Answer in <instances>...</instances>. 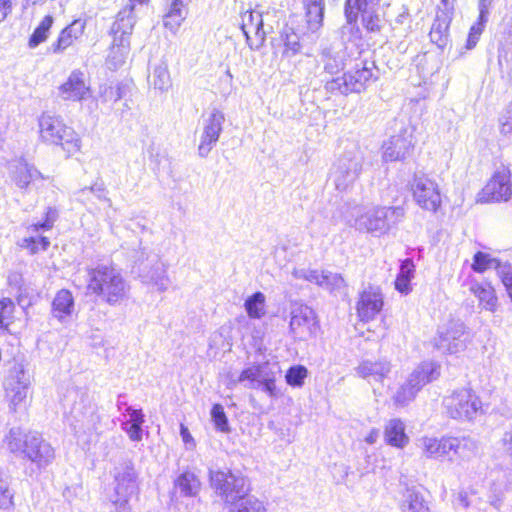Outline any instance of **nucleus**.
Segmentation results:
<instances>
[{"label":"nucleus","mask_w":512,"mask_h":512,"mask_svg":"<svg viewBox=\"0 0 512 512\" xmlns=\"http://www.w3.org/2000/svg\"><path fill=\"white\" fill-rule=\"evenodd\" d=\"M405 210L401 206H376L365 208L354 206L347 218V223L361 232L383 236L403 221Z\"/></svg>","instance_id":"obj_1"},{"label":"nucleus","mask_w":512,"mask_h":512,"mask_svg":"<svg viewBox=\"0 0 512 512\" xmlns=\"http://www.w3.org/2000/svg\"><path fill=\"white\" fill-rule=\"evenodd\" d=\"M87 291L100 296L109 305H117L128 297L130 286L119 270L99 265L87 270Z\"/></svg>","instance_id":"obj_2"},{"label":"nucleus","mask_w":512,"mask_h":512,"mask_svg":"<svg viewBox=\"0 0 512 512\" xmlns=\"http://www.w3.org/2000/svg\"><path fill=\"white\" fill-rule=\"evenodd\" d=\"M5 442L10 452L28 459L39 469L50 465L55 458L53 447L36 432L12 428Z\"/></svg>","instance_id":"obj_3"},{"label":"nucleus","mask_w":512,"mask_h":512,"mask_svg":"<svg viewBox=\"0 0 512 512\" xmlns=\"http://www.w3.org/2000/svg\"><path fill=\"white\" fill-rule=\"evenodd\" d=\"M148 0H128L127 4L121 9L116 20L112 24L111 34L113 36L109 62L114 68H118L129 52L130 36L136 23V13L143 8Z\"/></svg>","instance_id":"obj_4"},{"label":"nucleus","mask_w":512,"mask_h":512,"mask_svg":"<svg viewBox=\"0 0 512 512\" xmlns=\"http://www.w3.org/2000/svg\"><path fill=\"white\" fill-rule=\"evenodd\" d=\"M440 375V366L432 361L419 364L397 388L392 396L396 407H405L411 403L418 392L428 383L436 380Z\"/></svg>","instance_id":"obj_5"},{"label":"nucleus","mask_w":512,"mask_h":512,"mask_svg":"<svg viewBox=\"0 0 512 512\" xmlns=\"http://www.w3.org/2000/svg\"><path fill=\"white\" fill-rule=\"evenodd\" d=\"M209 480L212 489L229 507L247 496L250 491L247 479L231 471L210 470Z\"/></svg>","instance_id":"obj_6"},{"label":"nucleus","mask_w":512,"mask_h":512,"mask_svg":"<svg viewBox=\"0 0 512 512\" xmlns=\"http://www.w3.org/2000/svg\"><path fill=\"white\" fill-rule=\"evenodd\" d=\"M372 77V67L369 66L368 62H363L360 65L356 64L354 69L344 73L343 76L327 81L325 90L332 95L360 93Z\"/></svg>","instance_id":"obj_7"},{"label":"nucleus","mask_w":512,"mask_h":512,"mask_svg":"<svg viewBox=\"0 0 512 512\" xmlns=\"http://www.w3.org/2000/svg\"><path fill=\"white\" fill-rule=\"evenodd\" d=\"M363 155L354 147L342 153L333 165L332 178L338 190H346L359 177L362 171Z\"/></svg>","instance_id":"obj_8"},{"label":"nucleus","mask_w":512,"mask_h":512,"mask_svg":"<svg viewBox=\"0 0 512 512\" xmlns=\"http://www.w3.org/2000/svg\"><path fill=\"white\" fill-rule=\"evenodd\" d=\"M443 406L446 413L456 420H472L481 410L482 403L471 389L453 391L444 397Z\"/></svg>","instance_id":"obj_9"},{"label":"nucleus","mask_w":512,"mask_h":512,"mask_svg":"<svg viewBox=\"0 0 512 512\" xmlns=\"http://www.w3.org/2000/svg\"><path fill=\"white\" fill-rule=\"evenodd\" d=\"M277 372V366L268 362L252 365L241 372L235 383L247 382L245 385L247 388L262 389L269 396L277 397L279 395L275 384Z\"/></svg>","instance_id":"obj_10"},{"label":"nucleus","mask_w":512,"mask_h":512,"mask_svg":"<svg viewBox=\"0 0 512 512\" xmlns=\"http://www.w3.org/2000/svg\"><path fill=\"white\" fill-rule=\"evenodd\" d=\"M467 327L461 320H450L439 327L434 346L443 353L456 354L467 344Z\"/></svg>","instance_id":"obj_11"},{"label":"nucleus","mask_w":512,"mask_h":512,"mask_svg":"<svg viewBox=\"0 0 512 512\" xmlns=\"http://www.w3.org/2000/svg\"><path fill=\"white\" fill-rule=\"evenodd\" d=\"M115 492L111 497L116 508L125 511L131 496L137 491V473L131 461H126L116 468Z\"/></svg>","instance_id":"obj_12"},{"label":"nucleus","mask_w":512,"mask_h":512,"mask_svg":"<svg viewBox=\"0 0 512 512\" xmlns=\"http://www.w3.org/2000/svg\"><path fill=\"white\" fill-rule=\"evenodd\" d=\"M289 326L296 339L307 340L314 336L318 328L314 310L302 303L292 304Z\"/></svg>","instance_id":"obj_13"},{"label":"nucleus","mask_w":512,"mask_h":512,"mask_svg":"<svg viewBox=\"0 0 512 512\" xmlns=\"http://www.w3.org/2000/svg\"><path fill=\"white\" fill-rule=\"evenodd\" d=\"M413 197L424 210L436 212L441 205V193L438 184L426 177H415L412 183Z\"/></svg>","instance_id":"obj_14"},{"label":"nucleus","mask_w":512,"mask_h":512,"mask_svg":"<svg viewBox=\"0 0 512 512\" xmlns=\"http://www.w3.org/2000/svg\"><path fill=\"white\" fill-rule=\"evenodd\" d=\"M283 45L282 57L292 58L298 54L310 56L314 44L309 43L307 31H296L294 27L286 25L280 33Z\"/></svg>","instance_id":"obj_15"},{"label":"nucleus","mask_w":512,"mask_h":512,"mask_svg":"<svg viewBox=\"0 0 512 512\" xmlns=\"http://www.w3.org/2000/svg\"><path fill=\"white\" fill-rule=\"evenodd\" d=\"M512 196L511 173L507 167L498 168L486 186L482 197L485 201H508Z\"/></svg>","instance_id":"obj_16"},{"label":"nucleus","mask_w":512,"mask_h":512,"mask_svg":"<svg viewBox=\"0 0 512 512\" xmlns=\"http://www.w3.org/2000/svg\"><path fill=\"white\" fill-rule=\"evenodd\" d=\"M382 149L385 162L403 160L413 149L412 134L408 130H398L384 142Z\"/></svg>","instance_id":"obj_17"},{"label":"nucleus","mask_w":512,"mask_h":512,"mask_svg":"<svg viewBox=\"0 0 512 512\" xmlns=\"http://www.w3.org/2000/svg\"><path fill=\"white\" fill-rule=\"evenodd\" d=\"M241 30L251 50H259L265 43L266 32L263 28V17L260 12L246 11L242 14Z\"/></svg>","instance_id":"obj_18"},{"label":"nucleus","mask_w":512,"mask_h":512,"mask_svg":"<svg viewBox=\"0 0 512 512\" xmlns=\"http://www.w3.org/2000/svg\"><path fill=\"white\" fill-rule=\"evenodd\" d=\"M384 305L383 294L378 286L368 285L360 293L357 302V315L361 321L373 320Z\"/></svg>","instance_id":"obj_19"},{"label":"nucleus","mask_w":512,"mask_h":512,"mask_svg":"<svg viewBox=\"0 0 512 512\" xmlns=\"http://www.w3.org/2000/svg\"><path fill=\"white\" fill-rule=\"evenodd\" d=\"M90 86L85 74L76 69L68 76L67 80L59 87V96L66 101H82L90 96Z\"/></svg>","instance_id":"obj_20"},{"label":"nucleus","mask_w":512,"mask_h":512,"mask_svg":"<svg viewBox=\"0 0 512 512\" xmlns=\"http://www.w3.org/2000/svg\"><path fill=\"white\" fill-rule=\"evenodd\" d=\"M140 277L143 282L155 287L159 292L166 291L170 284V280L167 276V268L156 255L148 263L143 265Z\"/></svg>","instance_id":"obj_21"},{"label":"nucleus","mask_w":512,"mask_h":512,"mask_svg":"<svg viewBox=\"0 0 512 512\" xmlns=\"http://www.w3.org/2000/svg\"><path fill=\"white\" fill-rule=\"evenodd\" d=\"M73 414L75 418L74 429L78 437L86 434H99L101 416L93 405L84 407L83 411L78 407H74Z\"/></svg>","instance_id":"obj_22"},{"label":"nucleus","mask_w":512,"mask_h":512,"mask_svg":"<svg viewBox=\"0 0 512 512\" xmlns=\"http://www.w3.org/2000/svg\"><path fill=\"white\" fill-rule=\"evenodd\" d=\"M306 31L310 44H315L323 25L324 0H304Z\"/></svg>","instance_id":"obj_23"},{"label":"nucleus","mask_w":512,"mask_h":512,"mask_svg":"<svg viewBox=\"0 0 512 512\" xmlns=\"http://www.w3.org/2000/svg\"><path fill=\"white\" fill-rule=\"evenodd\" d=\"M421 455L426 459L442 460L451 453V437H428L424 436L417 441Z\"/></svg>","instance_id":"obj_24"},{"label":"nucleus","mask_w":512,"mask_h":512,"mask_svg":"<svg viewBox=\"0 0 512 512\" xmlns=\"http://www.w3.org/2000/svg\"><path fill=\"white\" fill-rule=\"evenodd\" d=\"M12 181L20 189H25L36 178L44 179L43 175L23 158L13 159L6 164Z\"/></svg>","instance_id":"obj_25"},{"label":"nucleus","mask_w":512,"mask_h":512,"mask_svg":"<svg viewBox=\"0 0 512 512\" xmlns=\"http://www.w3.org/2000/svg\"><path fill=\"white\" fill-rule=\"evenodd\" d=\"M40 138L48 144L60 146L68 156L80 148V140L74 130H40Z\"/></svg>","instance_id":"obj_26"},{"label":"nucleus","mask_w":512,"mask_h":512,"mask_svg":"<svg viewBox=\"0 0 512 512\" xmlns=\"http://www.w3.org/2000/svg\"><path fill=\"white\" fill-rule=\"evenodd\" d=\"M355 372L358 377L367 380L370 384L382 383L391 372V363L384 359L364 360L355 368Z\"/></svg>","instance_id":"obj_27"},{"label":"nucleus","mask_w":512,"mask_h":512,"mask_svg":"<svg viewBox=\"0 0 512 512\" xmlns=\"http://www.w3.org/2000/svg\"><path fill=\"white\" fill-rule=\"evenodd\" d=\"M318 57V65L330 75L339 73L346 66V52L334 46L322 47Z\"/></svg>","instance_id":"obj_28"},{"label":"nucleus","mask_w":512,"mask_h":512,"mask_svg":"<svg viewBox=\"0 0 512 512\" xmlns=\"http://www.w3.org/2000/svg\"><path fill=\"white\" fill-rule=\"evenodd\" d=\"M494 0H478V18L476 22L470 27L467 41H466V49H473L482 35L485 26L489 20V16L491 10L493 9Z\"/></svg>","instance_id":"obj_29"},{"label":"nucleus","mask_w":512,"mask_h":512,"mask_svg":"<svg viewBox=\"0 0 512 512\" xmlns=\"http://www.w3.org/2000/svg\"><path fill=\"white\" fill-rule=\"evenodd\" d=\"M86 21L76 19L70 25L65 27L59 34L57 40L51 45V50L55 54L63 52L70 47L74 41L78 40L84 33Z\"/></svg>","instance_id":"obj_30"},{"label":"nucleus","mask_w":512,"mask_h":512,"mask_svg":"<svg viewBox=\"0 0 512 512\" xmlns=\"http://www.w3.org/2000/svg\"><path fill=\"white\" fill-rule=\"evenodd\" d=\"M191 0H166L167 9L164 15V26L175 33L188 15V4Z\"/></svg>","instance_id":"obj_31"},{"label":"nucleus","mask_w":512,"mask_h":512,"mask_svg":"<svg viewBox=\"0 0 512 512\" xmlns=\"http://www.w3.org/2000/svg\"><path fill=\"white\" fill-rule=\"evenodd\" d=\"M451 21L452 17L449 15V12H436L429 36L431 41L441 49L445 48L449 43Z\"/></svg>","instance_id":"obj_32"},{"label":"nucleus","mask_w":512,"mask_h":512,"mask_svg":"<svg viewBox=\"0 0 512 512\" xmlns=\"http://www.w3.org/2000/svg\"><path fill=\"white\" fill-rule=\"evenodd\" d=\"M384 440L388 445L401 449L409 443V437L405 433V424L401 419L393 418L386 422Z\"/></svg>","instance_id":"obj_33"},{"label":"nucleus","mask_w":512,"mask_h":512,"mask_svg":"<svg viewBox=\"0 0 512 512\" xmlns=\"http://www.w3.org/2000/svg\"><path fill=\"white\" fill-rule=\"evenodd\" d=\"M126 413L129 418L121 424V428L131 441L140 442L143 438L142 425L145 416L141 409H134L131 406L126 408Z\"/></svg>","instance_id":"obj_34"},{"label":"nucleus","mask_w":512,"mask_h":512,"mask_svg":"<svg viewBox=\"0 0 512 512\" xmlns=\"http://www.w3.org/2000/svg\"><path fill=\"white\" fill-rule=\"evenodd\" d=\"M199 477L190 470H185L174 480L175 489L184 497H196L201 490Z\"/></svg>","instance_id":"obj_35"},{"label":"nucleus","mask_w":512,"mask_h":512,"mask_svg":"<svg viewBox=\"0 0 512 512\" xmlns=\"http://www.w3.org/2000/svg\"><path fill=\"white\" fill-rule=\"evenodd\" d=\"M470 291L479 301V306L490 312H495L498 307V298L495 290L489 284L474 282L470 286Z\"/></svg>","instance_id":"obj_36"},{"label":"nucleus","mask_w":512,"mask_h":512,"mask_svg":"<svg viewBox=\"0 0 512 512\" xmlns=\"http://www.w3.org/2000/svg\"><path fill=\"white\" fill-rule=\"evenodd\" d=\"M74 311V299L70 291L60 290L52 303L53 316L59 320H64Z\"/></svg>","instance_id":"obj_37"},{"label":"nucleus","mask_w":512,"mask_h":512,"mask_svg":"<svg viewBox=\"0 0 512 512\" xmlns=\"http://www.w3.org/2000/svg\"><path fill=\"white\" fill-rule=\"evenodd\" d=\"M346 23L340 28V37L344 43L357 42L362 39V31L358 26V16L355 11L345 10Z\"/></svg>","instance_id":"obj_38"},{"label":"nucleus","mask_w":512,"mask_h":512,"mask_svg":"<svg viewBox=\"0 0 512 512\" xmlns=\"http://www.w3.org/2000/svg\"><path fill=\"white\" fill-rule=\"evenodd\" d=\"M401 512H430L423 495L414 489H407L400 502Z\"/></svg>","instance_id":"obj_39"},{"label":"nucleus","mask_w":512,"mask_h":512,"mask_svg":"<svg viewBox=\"0 0 512 512\" xmlns=\"http://www.w3.org/2000/svg\"><path fill=\"white\" fill-rule=\"evenodd\" d=\"M31 385L24 384H4L6 396L9 399L10 405L14 411L24 406L27 402L29 390Z\"/></svg>","instance_id":"obj_40"},{"label":"nucleus","mask_w":512,"mask_h":512,"mask_svg":"<svg viewBox=\"0 0 512 512\" xmlns=\"http://www.w3.org/2000/svg\"><path fill=\"white\" fill-rule=\"evenodd\" d=\"M451 452L462 460H469L477 453V443L468 437H451Z\"/></svg>","instance_id":"obj_41"},{"label":"nucleus","mask_w":512,"mask_h":512,"mask_svg":"<svg viewBox=\"0 0 512 512\" xmlns=\"http://www.w3.org/2000/svg\"><path fill=\"white\" fill-rule=\"evenodd\" d=\"M266 297L262 292H256L249 296L244 303L245 310L250 318L260 319L265 313Z\"/></svg>","instance_id":"obj_42"},{"label":"nucleus","mask_w":512,"mask_h":512,"mask_svg":"<svg viewBox=\"0 0 512 512\" xmlns=\"http://www.w3.org/2000/svg\"><path fill=\"white\" fill-rule=\"evenodd\" d=\"M54 19L51 15H46L29 38L28 46L36 48L38 45L46 41L49 31L53 25Z\"/></svg>","instance_id":"obj_43"},{"label":"nucleus","mask_w":512,"mask_h":512,"mask_svg":"<svg viewBox=\"0 0 512 512\" xmlns=\"http://www.w3.org/2000/svg\"><path fill=\"white\" fill-rule=\"evenodd\" d=\"M15 305L10 298L0 300V334L10 331V326L15 322Z\"/></svg>","instance_id":"obj_44"},{"label":"nucleus","mask_w":512,"mask_h":512,"mask_svg":"<svg viewBox=\"0 0 512 512\" xmlns=\"http://www.w3.org/2000/svg\"><path fill=\"white\" fill-rule=\"evenodd\" d=\"M361 24L368 33H379L383 26V20L375 9L359 11Z\"/></svg>","instance_id":"obj_45"},{"label":"nucleus","mask_w":512,"mask_h":512,"mask_svg":"<svg viewBox=\"0 0 512 512\" xmlns=\"http://www.w3.org/2000/svg\"><path fill=\"white\" fill-rule=\"evenodd\" d=\"M220 130H202L199 135L198 155L206 158L219 139Z\"/></svg>","instance_id":"obj_46"},{"label":"nucleus","mask_w":512,"mask_h":512,"mask_svg":"<svg viewBox=\"0 0 512 512\" xmlns=\"http://www.w3.org/2000/svg\"><path fill=\"white\" fill-rule=\"evenodd\" d=\"M229 512H266V508L261 501L247 495L230 506Z\"/></svg>","instance_id":"obj_47"},{"label":"nucleus","mask_w":512,"mask_h":512,"mask_svg":"<svg viewBox=\"0 0 512 512\" xmlns=\"http://www.w3.org/2000/svg\"><path fill=\"white\" fill-rule=\"evenodd\" d=\"M152 78L155 89L167 91L171 87L170 73L167 64L164 62L154 68Z\"/></svg>","instance_id":"obj_48"},{"label":"nucleus","mask_w":512,"mask_h":512,"mask_svg":"<svg viewBox=\"0 0 512 512\" xmlns=\"http://www.w3.org/2000/svg\"><path fill=\"white\" fill-rule=\"evenodd\" d=\"M24 384L31 385V378L22 363H14L9 369L4 384Z\"/></svg>","instance_id":"obj_49"},{"label":"nucleus","mask_w":512,"mask_h":512,"mask_svg":"<svg viewBox=\"0 0 512 512\" xmlns=\"http://www.w3.org/2000/svg\"><path fill=\"white\" fill-rule=\"evenodd\" d=\"M473 260L472 269L478 273L493 269V266H497V259L492 258L489 254L484 252H477Z\"/></svg>","instance_id":"obj_50"},{"label":"nucleus","mask_w":512,"mask_h":512,"mask_svg":"<svg viewBox=\"0 0 512 512\" xmlns=\"http://www.w3.org/2000/svg\"><path fill=\"white\" fill-rule=\"evenodd\" d=\"M308 371L302 365L293 366L288 369L286 373V382L290 386L301 387L304 384V379L307 377Z\"/></svg>","instance_id":"obj_51"},{"label":"nucleus","mask_w":512,"mask_h":512,"mask_svg":"<svg viewBox=\"0 0 512 512\" xmlns=\"http://www.w3.org/2000/svg\"><path fill=\"white\" fill-rule=\"evenodd\" d=\"M321 287L330 292L341 291L345 288V281L340 274L324 272Z\"/></svg>","instance_id":"obj_52"},{"label":"nucleus","mask_w":512,"mask_h":512,"mask_svg":"<svg viewBox=\"0 0 512 512\" xmlns=\"http://www.w3.org/2000/svg\"><path fill=\"white\" fill-rule=\"evenodd\" d=\"M211 417L215 427L221 432H228V420L224 412V408L220 404H215L211 410Z\"/></svg>","instance_id":"obj_53"},{"label":"nucleus","mask_w":512,"mask_h":512,"mask_svg":"<svg viewBox=\"0 0 512 512\" xmlns=\"http://www.w3.org/2000/svg\"><path fill=\"white\" fill-rule=\"evenodd\" d=\"M50 245L48 238L46 237H28L22 240L21 246L29 249L32 254L37 253L39 250H46Z\"/></svg>","instance_id":"obj_54"},{"label":"nucleus","mask_w":512,"mask_h":512,"mask_svg":"<svg viewBox=\"0 0 512 512\" xmlns=\"http://www.w3.org/2000/svg\"><path fill=\"white\" fill-rule=\"evenodd\" d=\"M379 2L380 0H346L344 9L355 11L359 14V11L377 8Z\"/></svg>","instance_id":"obj_55"},{"label":"nucleus","mask_w":512,"mask_h":512,"mask_svg":"<svg viewBox=\"0 0 512 512\" xmlns=\"http://www.w3.org/2000/svg\"><path fill=\"white\" fill-rule=\"evenodd\" d=\"M13 505V493L8 482L0 477V509H7Z\"/></svg>","instance_id":"obj_56"},{"label":"nucleus","mask_w":512,"mask_h":512,"mask_svg":"<svg viewBox=\"0 0 512 512\" xmlns=\"http://www.w3.org/2000/svg\"><path fill=\"white\" fill-rule=\"evenodd\" d=\"M57 218V211L55 209L49 208L46 212V219L43 223L32 224L28 227L29 231L37 232L41 230H49L52 228L55 220Z\"/></svg>","instance_id":"obj_57"},{"label":"nucleus","mask_w":512,"mask_h":512,"mask_svg":"<svg viewBox=\"0 0 512 512\" xmlns=\"http://www.w3.org/2000/svg\"><path fill=\"white\" fill-rule=\"evenodd\" d=\"M205 121L206 124L204 128H222V125L224 124L225 121V117L221 111L213 108L208 112Z\"/></svg>","instance_id":"obj_58"},{"label":"nucleus","mask_w":512,"mask_h":512,"mask_svg":"<svg viewBox=\"0 0 512 512\" xmlns=\"http://www.w3.org/2000/svg\"><path fill=\"white\" fill-rule=\"evenodd\" d=\"M498 444L502 451L512 459V427L503 432Z\"/></svg>","instance_id":"obj_59"},{"label":"nucleus","mask_w":512,"mask_h":512,"mask_svg":"<svg viewBox=\"0 0 512 512\" xmlns=\"http://www.w3.org/2000/svg\"><path fill=\"white\" fill-rule=\"evenodd\" d=\"M394 23L403 27V32H407L410 28L411 18L407 7L402 6L401 11L396 16Z\"/></svg>","instance_id":"obj_60"},{"label":"nucleus","mask_w":512,"mask_h":512,"mask_svg":"<svg viewBox=\"0 0 512 512\" xmlns=\"http://www.w3.org/2000/svg\"><path fill=\"white\" fill-rule=\"evenodd\" d=\"M493 269L496 270L503 284H505L506 278H512L511 266L501 263L498 259L497 266H493Z\"/></svg>","instance_id":"obj_61"},{"label":"nucleus","mask_w":512,"mask_h":512,"mask_svg":"<svg viewBox=\"0 0 512 512\" xmlns=\"http://www.w3.org/2000/svg\"><path fill=\"white\" fill-rule=\"evenodd\" d=\"M415 266L413 262L409 259H406L402 262L400 267V272L398 275L403 276L408 279H412L414 277Z\"/></svg>","instance_id":"obj_62"},{"label":"nucleus","mask_w":512,"mask_h":512,"mask_svg":"<svg viewBox=\"0 0 512 512\" xmlns=\"http://www.w3.org/2000/svg\"><path fill=\"white\" fill-rule=\"evenodd\" d=\"M410 279L398 275L395 280V288L400 293L408 294L411 291Z\"/></svg>","instance_id":"obj_63"},{"label":"nucleus","mask_w":512,"mask_h":512,"mask_svg":"<svg viewBox=\"0 0 512 512\" xmlns=\"http://www.w3.org/2000/svg\"><path fill=\"white\" fill-rule=\"evenodd\" d=\"M125 93V86L122 84H117L115 87H109L108 91H106V95L113 99L114 101H118L123 98Z\"/></svg>","instance_id":"obj_64"}]
</instances>
